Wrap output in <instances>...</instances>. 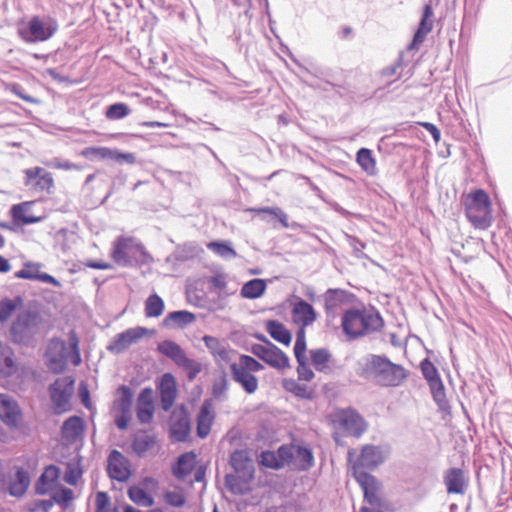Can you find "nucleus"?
<instances>
[{"label": "nucleus", "instance_id": "bb28decb", "mask_svg": "<svg viewBox=\"0 0 512 512\" xmlns=\"http://www.w3.org/2000/svg\"><path fill=\"white\" fill-rule=\"evenodd\" d=\"M230 372L232 379L238 383L247 394L256 392L258 389V379L254 374L240 368L237 363L230 364Z\"/></svg>", "mask_w": 512, "mask_h": 512}, {"label": "nucleus", "instance_id": "49530a36", "mask_svg": "<svg viewBox=\"0 0 512 512\" xmlns=\"http://www.w3.org/2000/svg\"><path fill=\"white\" fill-rule=\"evenodd\" d=\"M203 341L213 356L219 357L221 360L228 359L229 353L223 341L209 335H205Z\"/></svg>", "mask_w": 512, "mask_h": 512}, {"label": "nucleus", "instance_id": "864d4df0", "mask_svg": "<svg viewBox=\"0 0 512 512\" xmlns=\"http://www.w3.org/2000/svg\"><path fill=\"white\" fill-rule=\"evenodd\" d=\"M228 379L225 372H221L218 377H216L212 384V396L215 399H220L224 396L228 390Z\"/></svg>", "mask_w": 512, "mask_h": 512}, {"label": "nucleus", "instance_id": "f3484780", "mask_svg": "<svg viewBox=\"0 0 512 512\" xmlns=\"http://www.w3.org/2000/svg\"><path fill=\"white\" fill-rule=\"evenodd\" d=\"M150 330L145 327L137 326L126 329L118 333L107 346V350L113 354H121L126 351L132 344L137 343L141 338L146 336Z\"/></svg>", "mask_w": 512, "mask_h": 512}, {"label": "nucleus", "instance_id": "b1692460", "mask_svg": "<svg viewBox=\"0 0 512 512\" xmlns=\"http://www.w3.org/2000/svg\"><path fill=\"white\" fill-rule=\"evenodd\" d=\"M292 318L296 324L307 327L317 319V313L310 303L297 298L292 306Z\"/></svg>", "mask_w": 512, "mask_h": 512}, {"label": "nucleus", "instance_id": "0e129e2a", "mask_svg": "<svg viewBox=\"0 0 512 512\" xmlns=\"http://www.w3.org/2000/svg\"><path fill=\"white\" fill-rule=\"evenodd\" d=\"M111 504L110 496L107 492L99 491L96 494L95 511L96 512H109Z\"/></svg>", "mask_w": 512, "mask_h": 512}, {"label": "nucleus", "instance_id": "338daca9", "mask_svg": "<svg viewBox=\"0 0 512 512\" xmlns=\"http://www.w3.org/2000/svg\"><path fill=\"white\" fill-rule=\"evenodd\" d=\"M53 483L49 482V480L44 475H40L35 483V493L38 495H46L52 489Z\"/></svg>", "mask_w": 512, "mask_h": 512}, {"label": "nucleus", "instance_id": "4d7b16f0", "mask_svg": "<svg viewBox=\"0 0 512 512\" xmlns=\"http://www.w3.org/2000/svg\"><path fill=\"white\" fill-rule=\"evenodd\" d=\"M238 366L250 373L259 372L264 368L263 365L254 357L245 354L240 356Z\"/></svg>", "mask_w": 512, "mask_h": 512}, {"label": "nucleus", "instance_id": "aec40b11", "mask_svg": "<svg viewBox=\"0 0 512 512\" xmlns=\"http://www.w3.org/2000/svg\"><path fill=\"white\" fill-rule=\"evenodd\" d=\"M161 409L168 412L174 405L177 396L175 377L171 373H164L157 383Z\"/></svg>", "mask_w": 512, "mask_h": 512}, {"label": "nucleus", "instance_id": "c9c22d12", "mask_svg": "<svg viewBox=\"0 0 512 512\" xmlns=\"http://www.w3.org/2000/svg\"><path fill=\"white\" fill-rule=\"evenodd\" d=\"M267 283L264 279L254 278L243 284L240 295L245 299H258L266 291Z\"/></svg>", "mask_w": 512, "mask_h": 512}, {"label": "nucleus", "instance_id": "f704fd0d", "mask_svg": "<svg viewBox=\"0 0 512 512\" xmlns=\"http://www.w3.org/2000/svg\"><path fill=\"white\" fill-rule=\"evenodd\" d=\"M156 443L154 434H149L146 431L137 433L131 442L132 451L139 457L143 456L149 451Z\"/></svg>", "mask_w": 512, "mask_h": 512}, {"label": "nucleus", "instance_id": "c03bdc74", "mask_svg": "<svg viewBox=\"0 0 512 512\" xmlns=\"http://www.w3.org/2000/svg\"><path fill=\"white\" fill-rule=\"evenodd\" d=\"M314 466V456L310 447L299 445L296 447V467L300 471H308Z\"/></svg>", "mask_w": 512, "mask_h": 512}, {"label": "nucleus", "instance_id": "58836bf2", "mask_svg": "<svg viewBox=\"0 0 512 512\" xmlns=\"http://www.w3.org/2000/svg\"><path fill=\"white\" fill-rule=\"evenodd\" d=\"M196 316L194 313L187 310H176L169 312L165 318L163 319V326L168 327L172 323L176 324L178 327L183 328L192 322H194Z\"/></svg>", "mask_w": 512, "mask_h": 512}, {"label": "nucleus", "instance_id": "7c9ffc66", "mask_svg": "<svg viewBox=\"0 0 512 512\" xmlns=\"http://www.w3.org/2000/svg\"><path fill=\"white\" fill-rule=\"evenodd\" d=\"M30 485V475L23 467H17L14 479L10 482L8 492L11 496L22 497Z\"/></svg>", "mask_w": 512, "mask_h": 512}, {"label": "nucleus", "instance_id": "6ab92c4d", "mask_svg": "<svg viewBox=\"0 0 512 512\" xmlns=\"http://www.w3.org/2000/svg\"><path fill=\"white\" fill-rule=\"evenodd\" d=\"M433 9L431 4H425L422 10V15L418 27L413 35L411 42L407 46L408 51L417 50L419 46L425 41L428 33L433 28Z\"/></svg>", "mask_w": 512, "mask_h": 512}, {"label": "nucleus", "instance_id": "f8f14e48", "mask_svg": "<svg viewBox=\"0 0 512 512\" xmlns=\"http://www.w3.org/2000/svg\"><path fill=\"white\" fill-rule=\"evenodd\" d=\"M46 365L55 374L62 373L67 366V344L58 337L50 339L45 352Z\"/></svg>", "mask_w": 512, "mask_h": 512}, {"label": "nucleus", "instance_id": "f257e3e1", "mask_svg": "<svg viewBox=\"0 0 512 512\" xmlns=\"http://www.w3.org/2000/svg\"><path fill=\"white\" fill-rule=\"evenodd\" d=\"M354 370L361 379L385 388L398 387L408 377V371L402 365L392 362L384 354H366L357 360Z\"/></svg>", "mask_w": 512, "mask_h": 512}, {"label": "nucleus", "instance_id": "37998d69", "mask_svg": "<svg viewBox=\"0 0 512 512\" xmlns=\"http://www.w3.org/2000/svg\"><path fill=\"white\" fill-rule=\"evenodd\" d=\"M207 248L225 260L236 258L237 253L232 243L227 240H215L207 244Z\"/></svg>", "mask_w": 512, "mask_h": 512}, {"label": "nucleus", "instance_id": "ddd939ff", "mask_svg": "<svg viewBox=\"0 0 512 512\" xmlns=\"http://www.w3.org/2000/svg\"><path fill=\"white\" fill-rule=\"evenodd\" d=\"M117 393L120 397L114 401V408L117 411L114 422L119 430H126L132 418L133 392L129 386L123 384L118 387Z\"/></svg>", "mask_w": 512, "mask_h": 512}, {"label": "nucleus", "instance_id": "5701e85b", "mask_svg": "<svg viewBox=\"0 0 512 512\" xmlns=\"http://www.w3.org/2000/svg\"><path fill=\"white\" fill-rule=\"evenodd\" d=\"M202 251V248L196 242L188 241L177 245L174 252L166 257L165 262L176 268L179 263L197 258Z\"/></svg>", "mask_w": 512, "mask_h": 512}, {"label": "nucleus", "instance_id": "79ce46f5", "mask_svg": "<svg viewBox=\"0 0 512 512\" xmlns=\"http://www.w3.org/2000/svg\"><path fill=\"white\" fill-rule=\"evenodd\" d=\"M127 495L136 505L151 507L154 504V498L144 488L134 485L128 488Z\"/></svg>", "mask_w": 512, "mask_h": 512}, {"label": "nucleus", "instance_id": "9d476101", "mask_svg": "<svg viewBox=\"0 0 512 512\" xmlns=\"http://www.w3.org/2000/svg\"><path fill=\"white\" fill-rule=\"evenodd\" d=\"M359 484L363 492V498L372 508L387 509L388 505L380 495V483L378 479L369 472H356L352 476Z\"/></svg>", "mask_w": 512, "mask_h": 512}, {"label": "nucleus", "instance_id": "a18cd8bd", "mask_svg": "<svg viewBox=\"0 0 512 512\" xmlns=\"http://www.w3.org/2000/svg\"><path fill=\"white\" fill-rule=\"evenodd\" d=\"M356 161L363 171L369 175L375 174L376 161L370 149L360 148L356 153Z\"/></svg>", "mask_w": 512, "mask_h": 512}, {"label": "nucleus", "instance_id": "2f4dec72", "mask_svg": "<svg viewBox=\"0 0 512 512\" xmlns=\"http://www.w3.org/2000/svg\"><path fill=\"white\" fill-rule=\"evenodd\" d=\"M444 483L449 494H463L465 487L463 470L460 468L448 469L444 476Z\"/></svg>", "mask_w": 512, "mask_h": 512}, {"label": "nucleus", "instance_id": "680f3d73", "mask_svg": "<svg viewBox=\"0 0 512 512\" xmlns=\"http://www.w3.org/2000/svg\"><path fill=\"white\" fill-rule=\"evenodd\" d=\"M109 159L118 163L134 164L136 162V156L134 153L122 152L118 149H111V156H109Z\"/></svg>", "mask_w": 512, "mask_h": 512}, {"label": "nucleus", "instance_id": "ea45409f", "mask_svg": "<svg viewBox=\"0 0 512 512\" xmlns=\"http://www.w3.org/2000/svg\"><path fill=\"white\" fill-rule=\"evenodd\" d=\"M376 91L371 86V80L365 79L361 85L353 87L349 90V98L355 103H363L371 98H373L376 94Z\"/></svg>", "mask_w": 512, "mask_h": 512}, {"label": "nucleus", "instance_id": "c85d7f7f", "mask_svg": "<svg viewBox=\"0 0 512 512\" xmlns=\"http://www.w3.org/2000/svg\"><path fill=\"white\" fill-rule=\"evenodd\" d=\"M85 430L84 420L77 415H73L64 420L61 426L62 437L69 441H75L80 438Z\"/></svg>", "mask_w": 512, "mask_h": 512}, {"label": "nucleus", "instance_id": "13d9d810", "mask_svg": "<svg viewBox=\"0 0 512 512\" xmlns=\"http://www.w3.org/2000/svg\"><path fill=\"white\" fill-rule=\"evenodd\" d=\"M258 213H265L276 218L284 228H288V216L287 214L278 207H263L255 210Z\"/></svg>", "mask_w": 512, "mask_h": 512}, {"label": "nucleus", "instance_id": "4468645a", "mask_svg": "<svg viewBox=\"0 0 512 512\" xmlns=\"http://www.w3.org/2000/svg\"><path fill=\"white\" fill-rule=\"evenodd\" d=\"M337 419L340 427L347 434L356 438L362 436L368 428L364 417L352 407L340 409L337 412Z\"/></svg>", "mask_w": 512, "mask_h": 512}, {"label": "nucleus", "instance_id": "a19ab883", "mask_svg": "<svg viewBox=\"0 0 512 512\" xmlns=\"http://www.w3.org/2000/svg\"><path fill=\"white\" fill-rule=\"evenodd\" d=\"M250 461L245 450L237 449L231 453L229 463L236 473L249 472L250 477H252V470H249Z\"/></svg>", "mask_w": 512, "mask_h": 512}, {"label": "nucleus", "instance_id": "dca6fc26", "mask_svg": "<svg viewBox=\"0 0 512 512\" xmlns=\"http://www.w3.org/2000/svg\"><path fill=\"white\" fill-rule=\"evenodd\" d=\"M294 460L292 447L282 444L276 451L264 450L259 455V464L265 468L280 470Z\"/></svg>", "mask_w": 512, "mask_h": 512}, {"label": "nucleus", "instance_id": "473e14b6", "mask_svg": "<svg viewBox=\"0 0 512 512\" xmlns=\"http://www.w3.org/2000/svg\"><path fill=\"white\" fill-rule=\"evenodd\" d=\"M31 203L22 202L19 204H14L10 208V215L14 223L25 226L30 224L39 223L42 221V217L27 215L26 211Z\"/></svg>", "mask_w": 512, "mask_h": 512}, {"label": "nucleus", "instance_id": "0eeeda50", "mask_svg": "<svg viewBox=\"0 0 512 512\" xmlns=\"http://www.w3.org/2000/svg\"><path fill=\"white\" fill-rule=\"evenodd\" d=\"M390 454L388 445L365 444L361 447L360 454L350 468L351 476L356 472H366V470H375L382 465Z\"/></svg>", "mask_w": 512, "mask_h": 512}, {"label": "nucleus", "instance_id": "052dcab7", "mask_svg": "<svg viewBox=\"0 0 512 512\" xmlns=\"http://www.w3.org/2000/svg\"><path fill=\"white\" fill-rule=\"evenodd\" d=\"M298 367H297V373H298V379L301 381L310 382L315 377V373L310 368L308 364L307 359L303 360H297Z\"/></svg>", "mask_w": 512, "mask_h": 512}, {"label": "nucleus", "instance_id": "2eb2a0df", "mask_svg": "<svg viewBox=\"0 0 512 512\" xmlns=\"http://www.w3.org/2000/svg\"><path fill=\"white\" fill-rule=\"evenodd\" d=\"M325 314L329 318H334L338 310L344 306L352 304L356 297L353 293L341 288H329L323 295Z\"/></svg>", "mask_w": 512, "mask_h": 512}, {"label": "nucleus", "instance_id": "3c124183", "mask_svg": "<svg viewBox=\"0 0 512 512\" xmlns=\"http://www.w3.org/2000/svg\"><path fill=\"white\" fill-rule=\"evenodd\" d=\"M177 366L186 370L189 381L194 380L202 370V365L195 360L188 358L187 355L182 358Z\"/></svg>", "mask_w": 512, "mask_h": 512}, {"label": "nucleus", "instance_id": "393cba45", "mask_svg": "<svg viewBox=\"0 0 512 512\" xmlns=\"http://www.w3.org/2000/svg\"><path fill=\"white\" fill-rule=\"evenodd\" d=\"M215 418L212 405L209 400H205L200 407L196 419V434L200 439H205L210 431Z\"/></svg>", "mask_w": 512, "mask_h": 512}, {"label": "nucleus", "instance_id": "20e7f679", "mask_svg": "<svg viewBox=\"0 0 512 512\" xmlns=\"http://www.w3.org/2000/svg\"><path fill=\"white\" fill-rule=\"evenodd\" d=\"M41 317L31 310H24L17 314L9 328V340L21 347H32L39 334Z\"/></svg>", "mask_w": 512, "mask_h": 512}, {"label": "nucleus", "instance_id": "bf43d9fd", "mask_svg": "<svg viewBox=\"0 0 512 512\" xmlns=\"http://www.w3.org/2000/svg\"><path fill=\"white\" fill-rule=\"evenodd\" d=\"M17 304L10 298H4L0 301V323H5L16 310Z\"/></svg>", "mask_w": 512, "mask_h": 512}, {"label": "nucleus", "instance_id": "4be33fe9", "mask_svg": "<svg viewBox=\"0 0 512 512\" xmlns=\"http://www.w3.org/2000/svg\"><path fill=\"white\" fill-rule=\"evenodd\" d=\"M155 412L153 389L144 387L137 397L136 416L140 423L148 424L153 419Z\"/></svg>", "mask_w": 512, "mask_h": 512}, {"label": "nucleus", "instance_id": "412c9836", "mask_svg": "<svg viewBox=\"0 0 512 512\" xmlns=\"http://www.w3.org/2000/svg\"><path fill=\"white\" fill-rule=\"evenodd\" d=\"M23 414L19 404L5 394H0V419L9 428H17Z\"/></svg>", "mask_w": 512, "mask_h": 512}, {"label": "nucleus", "instance_id": "69168bd1", "mask_svg": "<svg viewBox=\"0 0 512 512\" xmlns=\"http://www.w3.org/2000/svg\"><path fill=\"white\" fill-rule=\"evenodd\" d=\"M165 502L172 507H182L186 503V498L183 494L175 491H167L164 494Z\"/></svg>", "mask_w": 512, "mask_h": 512}, {"label": "nucleus", "instance_id": "9b49d317", "mask_svg": "<svg viewBox=\"0 0 512 512\" xmlns=\"http://www.w3.org/2000/svg\"><path fill=\"white\" fill-rule=\"evenodd\" d=\"M250 351L254 356L275 369L280 370L290 367L289 357L272 342H268V345L253 344Z\"/></svg>", "mask_w": 512, "mask_h": 512}, {"label": "nucleus", "instance_id": "72a5a7b5", "mask_svg": "<svg viewBox=\"0 0 512 512\" xmlns=\"http://www.w3.org/2000/svg\"><path fill=\"white\" fill-rule=\"evenodd\" d=\"M266 331L275 341L283 345H289L292 341L291 332L278 320H268L266 322Z\"/></svg>", "mask_w": 512, "mask_h": 512}, {"label": "nucleus", "instance_id": "e433bc0d", "mask_svg": "<svg viewBox=\"0 0 512 512\" xmlns=\"http://www.w3.org/2000/svg\"><path fill=\"white\" fill-rule=\"evenodd\" d=\"M157 351L163 356L171 359L176 365L186 355L182 347L176 342L166 339L157 344Z\"/></svg>", "mask_w": 512, "mask_h": 512}, {"label": "nucleus", "instance_id": "a211bd4d", "mask_svg": "<svg viewBox=\"0 0 512 512\" xmlns=\"http://www.w3.org/2000/svg\"><path fill=\"white\" fill-rule=\"evenodd\" d=\"M107 473L118 482H126L131 476L129 460L117 449H112L107 457Z\"/></svg>", "mask_w": 512, "mask_h": 512}, {"label": "nucleus", "instance_id": "de8ad7c7", "mask_svg": "<svg viewBox=\"0 0 512 512\" xmlns=\"http://www.w3.org/2000/svg\"><path fill=\"white\" fill-rule=\"evenodd\" d=\"M164 308V301L156 293L150 295L145 301V315L147 317H159Z\"/></svg>", "mask_w": 512, "mask_h": 512}, {"label": "nucleus", "instance_id": "1a4fd4ad", "mask_svg": "<svg viewBox=\"0 0 512 512\" xmlns=\"http://www.w3.org/2000/svg\"><path fill=\"white\" fill-rule=\"evenodd\" d=\"M75 380L71 376L57 378L48 386V392L56 414L69 410L68 406L74 392Z\"/></svg>", "mask_w": 512, "mask_h": 512}, {"label": "nucleus", "instance_id": "6e6552de", "mask_svg": "<svg viewBox=\"0 0 512 512\" xmlns=\"http://www.w3.org/2000/svg\"><path fill=\"white\" fill-rule=\"evenodd\" d=\"M420 369L438 409L442 412H449L450 405L446 398L445 387L436 366L428 358H425L420 362Z\"/></svg>", "mask_w": 512, "mask_h": 512}, {"label": "nucleus", "instance_id": "6e6d98bb", "mask_svg": "<svg viewBox=\"0 0 512 512\" xmlns=\"http://www.w3.org/2000/svg\"><path fill=\"white\" fill-rule=\"evenodd\" d=\"M73 491L67 487H61L52 495L54 503L67 508L73 500Z\"/></svg>", "mask_w": 512, "mask_h": 512}, {"label": "nucleus", "instance_id": "f03ea898", "mask_svg": "<svg viewBox=\"0 0 512 512\" xmlns=\"http://www.w3.org/2000/svg\"><path fill=\"white\" fill-rule=\"evenodd\" d=\"M384 327V320L379 311L369 312L365 307H351L341 318L342 332L349 340H356Z\"/></svg>", "mask_w": 512, "mask_h": 512}, {"label": "nucleus", "instance_id": "603ef678", "mask_svg": "<svg viewBox=\"0 0 512 512\" xmlns=\"http://www.w3.org/2000/svg\"><path fill=\"white\" fill-rule=\"evenodd\" d=\"M240 482V477L234 474H226L224 477V484L232 494L245 495L249 490L244 488Z\"/></svg>", "mask_w": 512, "mask_h": 512}, {"label": "nucleus", "instance_id": "8fccbe9b", "mask_svg": "<svg viewBox=\"0 0 512 512\" xmlns=\"http://www.w3.org/2000/svg\"><path fill=\"white\" fill-rule=\"evenodd\" d=\"M40 263L26 262L23 268L15 273V278L26 280H38L39 271L41 268Z\"/></svg>", "mask_w": 512, "mask_h": 512}, {"label": "nucleus", "instance_id": "a878e982", "mask_svg": "<svg viewBox=\"0 0 512 512\" xmlns=\"http://www.w3.org/2000/svg\"><path fill=\"white\" fill-rule=\"evenodd\" d=\"M196 458L197 456L194 451H187L180 454L171 468L173 476L179 480L185 479L194 470Z\"/></svg>", "mask_w": 512, "mask_h": 512}, {"label": "nucleus", "instance_id": "423d86ee", "mask_svg": "<svg viewBox=\"0 0 512 512\" xmlns=\"http://www.w3.org/2000/svg\"><path fill=\"white\" fill-rule=\"evenodd\" d=\"M465 214L477 228L485 229L491 224V201L483 189L472 191L465 202Z\"/></svg>", "mask_w": 512, "mask_h": 512}, {"label": "nucleus", "instance_id": "774afa93", "mask_svg": "<svg viewBox=\"0 0 512 512\" xmlns=\"http://www.w3.org/2000/svg\"><path fill=\"white\" fill-rule=\"evenodd\" d=\"M82 476V470L79 468L68 467L64 474V481L69 485H76Z\"/></svg>", "mask_w": 512, "mask_h": 512}, {"label": "nucleus", "instance_id": "7ed1b4c3", "mask_svg": "<svg viewBox=\"0 0 512 512\" xmlns=\"http://www.w3.org/2000/svg\"><path fill=\"white\" fill-rule=\"evenodd\" d=\"M113 261L122 267H136L153 261L145 246L132 237L119 236L113 242L111 252Z\"/></svg>", "mask_w": 512, "mask_h": 512}, {"label": "nucleus", "instance_id": "09e8293b", "mask_svg": "<svg viewBox=\"0 0 512 512\" xmlns=\"http://www.w3.org/2000/svg\"><path fill=\"white\" fill-rule=\"evenodd\" d=\"M131 113L130 107L123 102H115L107 106L105 116L109 120H120Z\"/></svg>", "mask_w": 512, "mask_h": 512}, {"label": "nucleus", "instance_id": "4c0bfd02", "mask_svg": "<svg viewBox=\"0 0 512 512\" xmlns=\"http://www.w3.org/2000/svg\"><path fill=\"white\" fill-rule=\"evenodd\" d=\"M190 431V419L188 415L184 413L171 425L170 435L177 442H186Z\"/></svg>", "mask_w": 512, "mask_h": 512}, {"label": "nucleus", "instance_id": "e2e57ef3", "mask_svg": "<svg viewBox=\"0 0 512 512\" xmlns=\"http://www.w3.org/2000/svg\"><path fill=\"white\" fill-rule=\"evenodd\" d=\"M291 387L286 386V388L294 393L297 397L303 398V399H311L312 398V392L309 390V388L305 384H300L296 381H291L289 383Z\"/></svg>", "mask_w": 512, "mask_h": 512}, {"label": "nucleus", "instance_id": "39448f33", "mask_svg": "<svg viewBox=\"0 0 512 512\" xmlns=\"http://www.w3.org/2000/svg\"><path fill=\"white\" fill-rule=\"evenodd\" d=\"M59 29L58 21L49 15H34L24 25L18 27L19 37L28 44H36L51 39Z\"/></svg>", "mask_w": 512, "mask_h": 512}, {"label": "nucleus", "instance_id": "cd10ccee", "mask_svg": "<svg viewBox=\"0 0 512 512\" xmlns=\"http://www.w3.org/2000/svg\"><path fill=\"white\" fill-rule=\"evenodd\" d=\"M26 184L34 181L36 189L41 191H47L51 193V189L54 187V181L51 173L46 172L41 167H33L25 170Z\"/></svg>", "mask_w": 512, "mask_h": 512}, {"label": "nucleus", "instance_id": "c756f323", "mask_svg": "<svg viewBox=\"0 0 512 512\" xmlns=\"http://www.w3.org/2000/svg\"><path fill=\"white\" fill-rule=\"evenodd\" d=\"M310 361L316 371L324 374L332 373L330 362L332 354L327 348H316L309 350Z\"/></svg>", "mask_w": 512, "mask_h": 512}, {"label": "nucleus", "instance_id": "5fc2aeb1", "mask_svg": "<svg viewBox=\"0 0 512 512\" xmlns=\"http://www.w3.org/2000/svg\"><path fill=\"white\" fill-rule=\"evenodd\" d=\"M81 154L90 160H94V159L104 160V159H109V156H111V148L87 147L82 151Z\"/></svg>", "mask_w": 512, "mask_h": 512}]
</instances>
